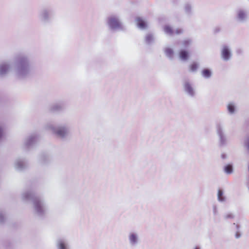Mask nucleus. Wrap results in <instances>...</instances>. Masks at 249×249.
Returning <instances> with one entry per match:
<instances>
[{
    "instance_id": "nucleus-5",
    "label": "nucleus",
    "mask_w": 249,
    "mask_h": 249,
    "mask_svg": "<svg viewBox=\"0 0 249 249\" xmlns=\"http://www.w3.org/2000/svg\"><path fill=\"white\" fill-rule=\"evenodd\" d=\"M66 130L63 127L58 128L56 131V134L60 137L64 136L66 134Z\"/></svg>"
},
{
    "instance_id": "nucleus-15",
    "label": "nucleus",
    "mask_w": 249,
    "mask_h": 249,
    "mask_svg": "<svg viewBox=\"0 0 249 249\" xmlns=\"http://www.w3.org/2000/svg\"><path fill=\"white\" fill-rule=\"evenodd\" d=\"M58 247L59 249H66L65 244L63 242L59 243Z\"/></svg>"
},
{
    "instance_id": "nucleus-13",
    "label": "nucleus",
    "mask_w": 249,
    "mask_h": 249,
    "mask_svg": "<svg viewBox=\"0 0 249 249\" xmlns=\"http://www.w3.org/2000/svg\"><path fill=\"white\" fill-rule=\"evenodd\" d=\"M228 108L229 111L231 113H233L234 111V107L231 104H230L228 105Z\"/></svg>"
},
{
    "instance_id": "nucleus-19",
    "label": "nucleus",
    "mask_w": 249,
    "mask_h": 249,
    "mask_svg": "<svg viewBox=\"0 0 249 249\" xmlns=\"http://www.w3.org/2000/svg\"><path fill=\"white\" fill-rule=\"evenodd\" d=\"M2 135V130L0 128V137Z\"/></svg>"
},
{
    "instance_id": "nucleus-16",
    "label": "nucleus",
    "mask_w": 249,
    "mask_h": 249,
    "mask_svg": "<svg viewBox=\"0 0 249 249\" xmlns=\"http://www.w3.org/2000/svg\"><path fill=\"white\" fill-rule=\"evenodd\" d=\"M175 33L177 35L180 34L182 33V30L180 29H178L176 30Z\"/></svg>"
},
{
    "instance_id": "nucleus-6",
    "label": "nucleus",
    "mask_w": 249,
    "mask_h": 249,
    "mask_svg": "<svg viewBox=\"0 0 249 249\" xmlns=\"http://www.w3.org/2000/svg\"><path fill=\"white\" fill-rule=\"evenodd\" d=\"M179 57L182 60H186L188 57V53L185 51H181L179 53Z\"/></svg>"
},
{
    "instance_id": "nucleus-17",
    "label": "nucleus",
    "mask_w": 249,
    "mask_h": 249,
    "mask_svg": "<svg viewBox=\"0 0 249 249\" xmlns=\"http://www.w3.org/2000/svg\"><path fill=\"white\" fill-rule=\"evenodd\" d=\"M1 71H2L3 70H7V66H3L1 67Z\"/></svg>"
},
{
    "instance_id": "nucleus-11",
    "label": "nucleus",
    "mask_w": 249,
    "mask_h": 249,
    "mask_svg": "<svg viewBox=\"0 0 249 249\" xmlns=\"http://www.w3.org/2000/svg\"><path fill=\"white\" fill-rule=\"evenodd\" d=\"M130 241L132 243H135L137 241V237L134 234H132L129 237Z\"/></svg>"
},
{
    "instance_id": "nucleus-4",
    "label": "nucleus",
    "mask_w": 249,
    "mask_h": 249,
    "mask_svg": "<svg viewBox=\"0 0 249 249\" xmlns=\"http://www.w3.org/2000/svg\"><path fill=\"white\" fill-rule=\"evenodd\" d=\"M184 88L185 90L187 92H188L190 95H193L194 94L193 89L189 83H185L184 85Z\"/></svg>"
},
{
    "instance_id": "nucleus-20",
    "label": "nucleus",
    "mask_w": 249,
    "mask_h": 249,
    "mask_svg": "<svg viewBox=\"0 0 249 249\" xmlns=\"http://www.w3.org/2000/svg\"><path fill=\"white\" fill-rule=\"evenodd\" d=\"M195 249H198V248H195Z\"/></svg>"
},
{
    "instance_id": "nucleus-2",
    "label": "nucleus",
    "mask_w": 249,
    "mask_h": 249,
    "mask_svg": "<svg viewBox=\"0 0 249 249\" xmlns=\"http://www.w3.org/2000/svg\"><path fill=\"white\" fill-rule=\"evenodd\" d=\"M222 56L225 60H228L230 57V53L227 47H224L222 51Z\"/></svg>"
},
{
    "instance_id": "nucleus-7",
    "label": "nucleus",
    "mask_w": 249,
    "mask_h": 249,
    "mask_svg": "<svg viewBox=\"0 0 249 249\" xmlns=\"http://www.w3.org/2000/svg\"><path fill=\"white\" fill-rule=\"evenodd\" d=\"M164 30L166 33L171 35H173L174 33L172 28L169 26H165L164 27Z\"/></svg>"
},
{
    "instance_id": "nucleus-18",
    "label": "nucleus",
    "mask_w": 249,
    "mask_h": 249,
    "mask_svg": "<svg viewBox=\"0 0 249 249\" xmlns=\"http://www.w3.org/2000/svg\"><path fill=\"white\" fill-rule=\"evenodd\" d=\"M226 217H227V218H229H229H232V215L230 214V215H227V216H226Z\"/></svg>"
},
{
    "instance_id": "nucleus-1",
    "label": "nucleus",
    "mask_w": 249,
    "mask_h": 249,
    "mask_svg": "<svg viewBox=\"0 0 249 249\" xmlns=\"http://www.w3.org/2000/svg\"><path fill=\"white\" fill-rule=\"evenodd\" d=\"M109 24L112 28L119 27L121 26L120 22L115 17H111L109 19Z\"/></svg>"
},
{
    "instance_id": "nucleus-10",
    "label": "nucleus",
    "mask_w": 249,
    "mask_h": 249,
    "mask_svg": "<svg viewBox=\"0 0 249 249\" xmlns=\"http://www.w3.org/2000/svg\"><path fill=\"white\" fill-rule=\"evenodd\" d=\"M197 68H198L197 64L196 63H193L190 66V70L192 71H196V69H197Z\"/></svg>"
},
{
    "instance_id": "nucleus-3",
    "label": "nucleus",
    "mask_w": 249,
    "mask_h": 249,
    "mask_svg": "<svg viewBox=\"0 0 249 249\" xmlns=\"http://www.w3.org/2000/svg\"><path fill=\"white\" fill-rule=\"evenodd\" d=\"M136 22H137V25L139 27H140L142 29H144V28H146V23L145 22V21L144 20H143L140 18H136Z\"/></svg>"
},
{
    "instance_id": "nucleus-12",
    "label": "nucleus",
    "mask_w": 249,
    "mask_h": 249,
    "mask_svg": "<svg viewBox=\"0 0 249 249\" xmlns=\"http://www.w3.org/2000/svg\"><path fill=\"white\" fill-rule=\"evenodd\" d=\"M166 55L169 57H171L173 54V51L171 49H167L165 50Z\"/></svg>"
},
{
    "instance_id": "nucleus-8",
    "label": "nucleus",
    "mask_w": 249,
    "mask_h": 249,
    "mask_svg": "<svg viewBox=\"0 0 249 249\" xmlns=\"http://www.w3.org/2000/svg\"><path fill=\"white\" fill-rule=\"evenodd\" d=\"M225 171L228 173L230 174L232 171V167L231 165H228L225 167Z\"/></svg>"
},
{
    "instance_id": "nucleus-9",
    "label": "nucleus",
    "mask_w": 249,
    "mask_h": 249,
    "mask_svg": "<svg viewBox=\"0 0 249 249\" xmlns=\"http://www.w3.org/2000/svg\"><path fill=\"white\" fill-rule=\"evenodd\" d=\"M202 74L206 77H209L211 75V72L209 70L205 69L202 71Z\"/></svg>"
},
{
    "instance_id": "nucleus-14",
    "label": "nucleus",
    "mask_w": 249,
    "mask_h": 249,
    "mask_svg": "<svg viewBox=\"0 0 249 249\" xmlns=\"http://www.w3.org/2000/svg\"><path fill=\"white\" fill-rule=\"evenodd\" d=\"M223 192L221 190H219L218 193V197L220 201L224 200V198L222 197Z\"/></svg>"
}]
</instances>
